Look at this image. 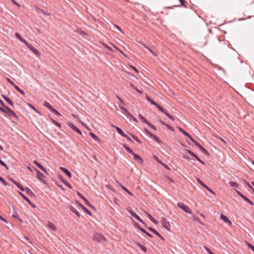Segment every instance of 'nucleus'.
Instances as JSON below:
<instances>
[{
	"mask_svg": "<svg viewBox=\"0 0 254 254\" xmlns=\"http://www.w3.org/2000/svg\"><path fill=\"white\" fill-rule=\"evenodd\" d=\"M0 110L6 114L7 115V116H8L9 117H14L16 119H18V117L16 115V114L11 110L10 109L9 107H5V109H3V108H1V107H0Z\"/></svg>",
	"mask_w": 254,
	"mask_h": 254,
	"instance_id": "nucleus-1",
	"label": "nucleus"
},
{
	"mask_svg": "<svg viewBox=\"0 0 254 254\" xmlns=\"http://www.w3.org/2000/svg\"><path fill=\"white\" fill-rule=\"evenodd\" d=\"M93 240L98 243H103L106 241V238L101 233L95 232L93 234Z\"/></svg>",
	"mask_w": 254,
	"mask_h": 254,
	"instance_id": "nucleus-2",
	"label": "nucleus"
},
{
	"mask_svg": "<svg viewBox=\"0 0 254 254\" xmlns=\"http://www.w3.org/2000/svg\"><path fill=\"white\" fill-rule=\"evenodd\" d=\"M178 206L182 209L185 212L190 214L191 213V209L186 205L184 204L182 202H179L177 204Z\"/></svg>",
	"mask_w": 254,
	"mask_h": 254,
	"instance_id": "nucleus-3",
	"label": "nucleus"
},
{
	"mask_svg": "<svg viewBox=\"0 0 254 254\" xmlns=\"http://www.w3.org/2000/svg\"><path fill=\"white\" fill-rule=\"evenodd\" d=\"M191 141L196 145L197 146L201 151L204 154L208 155V152L202 146L200 145L199 143L195 141L193 138H191Z\"/></svg>",
	"mask_w": 254,
	"mask_h": 254,
	"instance_id": "nucleus-4",
	"label": "nucleus"
},
{
	"mask_svg": "<svg viewBox=\"0 0 254 254\" xmlns=\"http://www.w3.org/2000/svg\"><path fill=\"white\" fill-rule=\"evenodd\" d=\"M161 223L164 228L167 230L170 231V224L165 218L163 217L162 218Z\"/></svg>",
	"mask_w": 254,
	"mask_h": 254,
	"instance_id": "nucleus-5",
	"label": "nucleus"
},
{
	"mask_svg": "<svg viewBox=\"0 0 254 254\" xmlns=\"http://www.w3.org/2000/svg\"><path fill=\"white\" fill-rule=\"evenodd\" d=\"M148 230L151 232L153 233L155 235H156L161 240L164 241L165 240V238L162 236L160 233H159L155 229L152 227H148Z\"/></svg>",
	"mask_w": 254,
	"mask_h": 254,
	"instance_id": "nucleus-6",
	"label": "nucleus"
},
{
	"mask_svg": "<svg viewBox=\"0 0 254 254\" xmlns=\"http://www.w3.org/2000/svg\"><path fill=\"white\" fill-rule=\"evenodd\" d=\"M236 192L238 195H239L242 198H243L245 200H246L249 203H250L252 205H254V203H253V202L250 199H249L247 197H246L244 195H243L241 192H240L239 191H238V190H236Z\"/></svg>",
	"mask_w": 254,
	"mask_h": 254,
	"instance_id": "nucleus-7",
	"label": "nucleus"
},
{
	"mask_svg": "<svg viewBox=\"0 0 254 254\" xmlns=\"http://www.w3.org/2000/svg\"><path fill=\"white\" fill-rule=\"evenodd\" d=\"M78 196L84 201V202L86 205H87L88 206H89L90 207H91L92 208H94V206L89 202V201L82 194H81L80 193H78Z\"/></svg>",
	"mask_w": 254,
	"mask_h": 254,
	"instance_id": "nucleus-8",
	"label": "nucleus"
},
{
	"mask_svg": "<svg viewBox=\"0 0 254 254\" xmlns=\"http://www.w3.org/2000/svg\"><path fill=\"white\" fill-rule=\"evenodd\" d=\"M49 229H51L52 231H55L57 230V227L54 225L50 221H48L46 225Z\"/></svg>",
	"mask_w": 254,
	"mask_h": 254,
	"instance_id": "nucleus-9",
	"label": "nucleus"
},
{
	"mask_svg": "<svg viewBox=\"0 0 254 254\" xmlns=\"http://www.w3.org/2000/svg\"><path fill=\"white\" fill-rule=\"evenodd\" d=\"M34 164L36 165L39 168H40L43 172L48 174L47 170L39 163H38L37 161L34 160L33 161Z\"/></svg>",
	"mask_w": 254,
	"mask_h": 254,
	"instance_id": "nucleus-10",
	"label": "nucleus"
},
{
	"mask_svg": "<svg viewBox=\"0 0 254 254\" xmlns=\"http://www.w3.org/2000/svg\"><path fill=\"white\" fill-rule=\"evenodd\" d=\"M128 211L129 213V214L137 220L140 219V217L136 213H135L132 209L128 210Z\"/></svg>",
	"mask_w": 254,
	"mask_h": 254,
	"instance_id": "nucleus-11",
	"label": "nucleus"
},
{
	"mask_svg": "<svg viewBox=\"0 0 254 254\" xmlns=\"http://www.w3.org/2000/svg\"><path fill=\"white\" fill-rule=\"evenodd\" d=\"M69 127H70L74 131H76V132H77L78 133H79V134H82V132L81 131H80V130H79L75 126H74L73 124H70V125H69Z\"/></svg>",
	"mask_w": 254,
	"mask_h": 254,
	"instance_id": "nucleus-12",
	"label": "nucleus"
},
{
	"mask_svg": "<svg viewBox=\"0 0 254 254\" xmlns=\"http://www.w3.org/2000/svg\"><path fill=\"white\" fill-rule=\"evenodd\" d=\"M178 129L180 132H181L185 136L188 137L190 140H191V138H192L191 136L189 133H188L187 131H186L184 129H183L181 127H178Z\"/></svg>",
	"mask_w": 254,
	"mask_h": 254,
	"instance_id": "nucleus-13",
	"label": "nucleus"
},
{
	"mask_svg": "<svg viewBox=\"0 0 254 254\" xmlns=\"http://www.w3.org/2000/svg\"><path fill=\"white\" fill-rule=\"evenodd\" d=\"M132 155L133 156V159L138 162L141 163L143 162L142 159L138 155L134 153Z\"/></svg>",
	"mask_w": 254,
	"mask_h": 254,
	"instance_id": "nucleus-14",
	"label": "nucleus"
},
{
	"mask_svg": "<svg viewBox=\"0 0 254 254\" xmlns=\"http://www.w3.org/2000/svg\"><path fill=\"white\" fill-rule=\"evenodd\" d=\"M35 170L37 171V177L38 178V179L39 180H40V181L44 182L43 179V178L45 177V176L39 171L36 170V169H35Z\"/></svg>",
	"mask_w": 254,
	"mask_h": 254,
	"instance_id": "nucleus-15",
	"label": "nucleus"
},
{
	"mask_svg": "<svg viewBox=\"0 0 254 254\" xmlns=\"http://www.w3.org/2000/svg\"><path fill=\"white\" fill-rule=\"evenodd\" d=\"M60 169L69 178H70L71 177V173L66 168L61 167Z\"/></svg>",
	"mask_w": 254,
	"mask_h": 254,
	"instance_id": "nucleus-16",
	"label": "nucleus"
},
{
	"mask_svg": "<svg viewBox=\"0 0 254 254\" xmlns=\"http://www.w3.org/2000/svg\"><path fill=\"white\" fill-rule=\"evenodd\" d=\"M32 52H33L36 55H39V52L35 48L33 47L30 44L28 47Z\"/></svg>",
	"mask_w": 254,
	"mask_h": 254,
	"instance_id": "nucleus-17",
	"label": "nucleus"
},
{
	"mask_svg": "<svg viewBox=\"0 0 254 254\" xmlns=\"http://www.w3.org/2000/svg\"><path fill=\"white\" fill-rule=\"evenodd\" d=\"M19 193L29 204L31 205L32 206L35 207V206L32 204L30 200L27 196H26L23 193L19 192Z\"/></svg>",
	"mask_w": 254,
	"mask_h": 254,
	"instance_id": "nucleus-18",
	"label": "nucleus"
},
{
	"mask_svg": "<svg viewBox=\"0 0 254 254\" xmlns=\"http://www.w3.org/2000/svg\"><path fill=\"white\" fill-rule=\"evenodd\" d=\"M220 218L221 219H222L226 223H228L229 224V225H231L232 224V223L229 220V219H228V218L225 215H223V214H221V216H220Z\"/></svg>",
	"mask_w": 254,
	"mask_h": 254,
	"instance_id": "nucleus-19",
	"label": "nucleus"
},
{
	"mask_svg": "<svg viewBox=\"0 0 254 254\" xmlns=\"http://www.w3.org/2000/svg\"><path fill=\"white\" fill-rule=\"evenodd\" d=\"M115 128L117 131V132L121 135L123 136H127V134L124 133L123 130L118 127H115Z\"/></svg>",
	"mask_w": 254,
	"mask_h": 254,
	"instance_id": "nucleus-20",
	"label": "nucleus"
},
{
	"mask_svg": "<svg viewBox=\"0 0 254 254\" xmlns=\"http://www.w3.org/2000/svg\"><path fill=\"white\" fill-rule=\"evenodd\" d=\"M138 229L141 231L142 233H145L147 236L150 238H152L153 236L150 234L149 233L147 232L145 230H144L143 228H141L139 226L138 227Z\"/></svg>",
	"mask_w": 254,
	"mask_h": 254,
	"instance_id": "nucleus-21",
	"label": "nucleus"
},
{
	"mask_svg": "<svg viewBox=\"0 0 254 254\" xmlns=\"http://www.w3.org/2000/svg\"><path fill=\"white\" fill-rule=\"evenodd\" d=\"M89 135L92 137V138L94 139L95 141L99 142L100 141V138L94 133L90 132L89 133Z\"/></svg>",
	"mask_w": 254,
	"mask_h": 254,
	"instance_id": "nucleus-22",
	"label": "nucleus"
},
{
	"mask_svg": "<svg viewBox=\"0 0 254 254\" xmlns=\"http://www.w3.org/2000/svg\"><path fill=\"white\" fill-rule=\"evenodd\" d=\"M123 146L127 152H128L131 155L134 154V152L132 151V150L129 147H128L126 144H123Z\"/></svg>",
	"mask_w": 254,
	"mask_h": 254,
	"instance_id": "nucleus-23",
	"label": "nucleus"
},
{
	"mask_svg": "<svg viewBox=\"0 0 254 254\" xmlns=\"http://www.w3.org/2000/svg\"><path fill=\"white\" fill-rule=\"evenodd\" d=\"M79 206L88 215H89L90 216L91 215L92 213H91V211L89 210H88L87 208H86L83 204H82L81 203H80Z\"/></svg>",
	"mask_w": 254,
	"mask_h": 254,
	"instance_id": "nucleus-24",
	"label": "nucleus"
},
{
	"mask_svg": "<svg viewBox=\"0 0 254 254\" xmlns=\"http://www.w3.org/2000/svg\"><path fill=\"white\" fill-rule=\"evenodd\" d=\"M25 191H26L27 194L29 196H34V193L29 188L26 187Z\"/></svg>",
	"mask_w": 254,
	"mask_h": 254,
	"instance_id": "nucleus-25",
	"label": "nucleus"
},
{
	"mask_svg": "<svg viewBox=\"0 0 254 254\" xmlns=\"http://www.w3.org/2000/svg\"><path fill=\"white\" fill-rule=\"evenodd\" d=\"M70 210L74 213H75L76 214V215L78 217H80V215L79 214V213L78 212V211L76 209V208L73 206H70Z\"/></svg>",
	"mask_w": 254,
	"mask_h": 254,
	"instance_id": "nucleus-26",
	"label": "nucleus"
},
{
	"mask_svg": "<svg viewBox=\"0 0 254 254\" xmlns=\"http://www.w3.org/2000/svg\"><path fill=\"white\" fill-rule=\"evenodd\" d=\"M3 98L11 106H13L14 105V104L13 103V102L9 98H8L7 97L4 96V95H2Z\"/></svg>",
	"mask_w": 254,
	"mask_h": 254,
	"instance_id": "nucleus-27",
	"label": "nucleus"
},
{
	"mask_svg": "<svg viewBox=\"0 0 254 254\" xmlns=\"http://www.w3.org/2000/svg\"><path fill=\"white\" fill-rule=\"evenodd\" d=\"M138 117H139L140 120L142 123H145L146 125H148V124H149V122L141 115H140V114L139 115Z\"/></svg>",
	"mask_w": 254,
	"mask_h": 254,
	"instance_id": "nucleus-28",
	"label": "nucleus"
},
{
	"mask_svg": "<svg viewBox=\"0 0 254 254\" xmlns=\"http://www.w3.org/2000/svg\"><path fill=\"white\" fill-rule=\"evenodd\" d=\"M160 123H161L162 125H163L167 127V128H168V129H169V130H171V131H174V128H173L172 127H171V126H170L169 125H168V124H167L165 123L164 122H163L162 121H161H161H160Z\"/></svg>",
	"mask_w": 254,
	"mask_h": 254,
	"instance_id": "nucleus-29",
	"label": "nucleus"
},
{
	"mask_svg": "<svg viewBox=\"0 0 254 254\" xmlns=\"http://www.w3.org/2000/svg\"><path fill=\"white\" fill-rule=\"evenodd\" d=\"M44 106L45 107L48 108L50 111H52V110L53 109V108H54L52 107V106L49 103H48L47 101H45V102L44 103Z\"/></svg>",
	"mask_w": 254,
	"mask_h": 254,
	"instance_id": "nucleus-30",
	"label": "nucleus"
},
{
	"mask_svg": "<svg viewBox=\"0 0 254 254\" xmlns=\"http://www.w3.org/2000/svg\"><path fill=\"white\" fill-rule=\"evenodd\" d=\"M229 184L230 186L234 188H238L239 187L238 184L235 182L230 181L229 182Z\"/></svg>",
	"mask_w": 254,
	"mask_h": 254,
	"instance_id": "nucleus-31",
	"label": "nucleus"
},
{
	"mask_svg": "<svg viewBox=\"0 0 254 254\" xmlns=\"http://www.w3.org/2000/svg\"><path fill=\"white\" fill-rule=\"evenodd\" d=\"M146 99L148 101H149L151 104L155 105L156 107L158 105L156 102H155L153 100L150 98L149 97L147 96Z\"/></svg>",
	"mask_w": 254,
	"mask_h": 254,
	"instance_id": "nucleus-32",
	"label": "nucleus"
},
{
	"mask_svg": "<svg viewBox=\"0 0 254 254\" xmlns=\"http://www.w3.org/2000/svg\"><path fill=\"white\" fill-rule=\"evenodd\" d=\"M150 137H152L154 140H155L158 143H161V141L159 139V138L157 136L154 135V134H151V136Z\"/></svg>",
	"mask_w": 254,
	"mask_h": 254,
	"instance_id": "nucleus-33",
	"label": "nucleus"
},
{
	"mask_svg": "<svg viewBox=\"0 0 254 254\" xmlns=\"http://www.w3.org/2000/svg\"><path fill=\"white\" fill-rule=\"evenodd\" d=\"M12 217L18 219L20 222L22 221L21 219L19 217L17 212L16 211H14L13 215H12Z\"/></svg>",
	"mask_w": 254,
	"mask_h": 254,
	"instance_id": "nucleus-34",
	"label": "nucleus"
},
{
	"mask_svg": "<svg viewBox=\"0 0 254 254\" xmlns=\"http://www.w3.org/2000/svg\"><path fill=\"white\" fill-rule=\"evenodd\" d=\"M163 113L166 116H167L169 119L172 120V121H174L175 120V118L170 114H169L166 110H165Z\"/></svg>",
	"mask_w": 254,
	"mask_h": 254,
	"instance_id": "nucleus-35",
	"label": "nucleus"
},
{
	"mask_svg": "<svg viewBox=\"0 0 254 254\" xmlns=\"http://www.w3.org/2000/svg\"><path fill=\"white\" fill-rule=\"evenodd\" d=\"M121 109L124 112V114L127 116V117H128V115H130V113L126 108L121 107Z\"/></svg>",
	"mask_w": 254,
	"mask_h": 254,
	"instance_id": "nucleus-36",
	"label": "nucleus"
},
{
	"mask_svg": "<svg viewBox=\"0 0 254 254\" xmlns=\"http://www.w3.org/2000/svg\"><path fill=\"white\" fill-rule=\"evenodd\" d=\"M137 245L144 252H147V249L146 248L143 246L142 245L140 244V243H137Z\"/></svg>",
	"mask_w": 254,
	"mask_h": 254,
	"instance_id": "nucleus-37",
	"label": "nucleus"
},
{
	"mask_svg": "<svg viewBox=\"0 0 254 254\" xmlns=\"http://www.w3.org/2000/svg\"><path fill=\"white\" fill-rule=\"evenodd\" d=\"M120 186L123 190H125V191L127 192L128 194H129L130 195H132L131 192L130 191H129L125 187H124V186H123L122 185H121L120 184Z\"/></svg>",
	"mask_w": 254,
	"mask_h": 254,
	"instance_id": "nucleus-38",
	"label": "nucleus"
},
{
	"mask_svg": "<svg viewBox=\"0 0 254 254\" xmlns=\"http://www.w3.org/2000/svg\"><path fill=\"white\" fill-rule=\"evenodd\" d=\"M131 136L138 143L141 144V143H142L140 139H139L136 136H135V135H133V134H131Z\"/></svg>",
	"mask_w": 254,
	"mask_h": 254,
	"instance_id": "nucleus-39",
	"label": "nucleus"
},
{
	"mask_svg": "<svg viewBox=\"0 0 254 254\" xmlns=\"http://www.w3.org/2000/svg\"><path fill=\"white\" fill-rule=\"evenodd\" d=\"M0 181L2 183L4 186L8 185V183L4 180V179L0 176Z\"/></svg>",
	"mask_w": 254,
	"mask_h": 254,
	"instance_id": "nucleus-40",
	"label": "nucleus"
},
{
	"mask_svg": "<svg viewBox=\"0 0 254 254\" xmlns=\"http://www.w3.org/2000/svg\"><path fill=\"white\" fill-rule=\"evenodd\" d=\"M159 163L166 169L170 170V168L168 167V166L164 163L162 162L161 161H159Z\"/></svg>",
	"mask_w": 254,
	"mask_h": 254,
	"instance_id": "nucleus-41",
	"label": "nucleus"
},
{
	"mask_svg": "<svg viewBox=\"0 0 254 254\" xmlns=\"http://www.w3.org/2000/svg\"><path fill=\"white\" fill-rule=\"evenodd\" d=\"M52 123L55 125L57 126L58 127H59V128L61 127V125L59 123H58V122L56 121L55 120H52Z\"/></svg>",
	"mask_w": 254,
	"mask_h": 254,
	"instance_id": "nucleus-42",
	"label": "nucleus"
},
{
	"mask_svg": "<svg viewBox=\"0 0 254 254\" xmlns=\"http://www.w3.org/2000/svg\"><path fill=\"white\" fill-rule=\"evenodd\" d=\"M0 164L2 166L4 167L6 169H8L7 165L0 158Z\"/></svg>",
	"mask_w": 254,
	"mask_h": 254,
	"instance_id": "nucleus-43",
	"label": "nucleus"
},
{
	"mask_svg": "<svg viewBox=\"0 0 254 254\" xmlns=\"http://www.w3.org/2000/svg\"><path fill=\"white\" fill-rule=\"evenodd\" d=\"M149 218H150V220L152 222H153L155 224H157V221L154 219V218L152 217V216L150 215H149Z\"/></svg>",
	"mask_w": 254,
	"mask_h": 254,
	"instance_id": "nucleus-44",
	"label": "nucleus"
},
{
	"mask_svg": "<svg viewBox=\"0 0 254 254\" xmlns=\"http://www.w3.org/2000/svg\"><path fill=\"white\" fill-rule=\"evenodd\" d=\"M205 250L206 251V252L209 254H215L214 253H213L209 248H208L207 247H204Z\"/></svg>",
	"mask_w": 254,
	"mask_h": 254,
	"instance_id": "nucleus-45",
	"label": "nucleus"
},
{
	"mask_svg": "<svg viewBox=\"0 0 254 254\" xmlns=\"http://www.w3.org/2000/svg\"><path fill=\"white\" fill-rule=\"evenodd\" d=\"M179 0V1L181 3V5L183 6L185 8H187V5H186V3H185V0Z\"/></svg>",
	"mask_w": 254,
	"mask_h": 254,
	"instance_id": "nucleus-46",
	"label": "nucleus"
},
{
	"mask_svg": "<svg viewBox=\"0 0 254 254\" xmlns=\"http://www.w3.org/2000/svg\"><path fill=\"white\" fill-rule=\"evenodd\" d=\"M197 182L203 187H205V184L203 183L199 179H197Z\"/></svg>",
	"mask_w": 254,
	"mask_h": 254,
	"instance_id": "nucleus-47",
	"label": "nucleus"
},
{
	"mask_svg": "<svg viewBox=\"0 0 254 254\" xmlns=\"http://www.w3.org/2000/svg\"><path fill=\"white\" fill-rule=\"evenodd\" d=\"M15 35L20 41H23L22 40H23V38H22L21 37L20 34H19L18 33H15Z\"/></svg>",
	"mask_w": 254,
	"mask_h": 254,
	"instance_id": "nucleus-48",
	"label": "nucleus"
},
{
	"mask_svg": "<svg viewBox=\"0 0 254 254\" xmlns=\"http://www.w3.org/2000/svg\"><path fill=\"white\" fill-rule=\"evenodd\" d=\"M205 186V187H204V188L205 189H206L207 190H208L209 192H210L212 194H215L214 192L210 188H209L206 185Z\"/></svg>",
	"mask_w": 254,
	"mask_h": 254,
	"instance_id": "nucleus-49",
	"label": "nucleus"
},
{
	"mask_svg": "<svg viewBox=\"0 0 254 254\" xmlns=\"http://www.w3.org/2000/svg\"><path fill=\"white\" fill-rule=\"evenodd\" d=\"M130 117L134 122H135V123L138 122L137 119L135 118V117H134L131 114H130V115H128L127 117Z\"/></svg>",
	"mask_w": 254,
	"mask_h": 254,
	"instance_id": "nucleus-50",
	"label": "nucleus"
},
{
	"mask_svg": "<svg viewBox=\"0 0 254 254\" xmlns=\"http://www.w3.org/2000/svg\"><path fill=\"white\" fill-rule=\"evenodd\" d=\"M156 107L162 113H164V111H165V110H164L163 107H162L159 105H158Z\"/></svg>",
	"mask_w": 254,
	"mask_h": 254,
	"instance_id": "nucleus-51",
	"label": "nucleus"
},
{
	"mask_svg": "<svg viewBox=\"0 0 254 254\" xmlns=\"http://www.w3.org/2000/svg\"><path fill=\"white\" fill-rule=\"evenodd\" d=\"M187 151L188 152V153L189 154H190L192 157H194V156H195V154L193 152H192L191 150H187Z\"/></svg>",
	"mask_w": 254,
	"mask_h": 254,
	"instance_id": "nucleus-52",
	"label": "nucleus"
},
{
	"mask_svg": "<svg viewBox=\"0 0 254 254\" xmlns=\"http://www.w3.org/2000/svg\"><path fill=\"white\" fill-rule=\"evenodd\" d=\"M51 111L54 112V113H55L57 115H59V116H61V114L57 110H56L54 108H53V109H52Z\"/></svg>",
	"mask_w": 254,
	"mask_h": 254,
	"instance_id": "nucleus-53",
	"label": "nucleus"
},
{
	"mask_svg": "<svg viewBox=\"0 0 254 254\" xmlns=\"http://www.w3.org/2000/svg\"><path fill=\"white\" fill-rule=\"evenodd\" d=\"M149 127H151L152 129H153L154 130H156V127L153 125H152L150 122L149 124L147 125Z\"/></svg>",
	"mask_w": 254,
	"mask_h": 254,
	"instance_id": "nucleus-54",
	"label": "nucleus"
},
{
	"mask_svg": "<svg viewBox=\"0 0 254 254\" xmlns=\"http://www.w3.org/2000/svg\"><path fill=\"white\" fill-rule=\"evenodd\" d=\"M23 41H21V42L25 44V46L28 47L29 46H30V44H29L25 40H24V39H23L22 40Z\"/></svg>",
	"mask_w": 254,
	"mask_h": 254,
	"instance_id": "nucleus-55",
	"label": "nucleus"
},
{
	"mask_svg": "<svg viewBox=\"0 0 254 254\" xmlns=\"http://www.w3.org/2000/svg\"><path fill=\"white\" fill-rule=\"evenodd\" d=\"M6 80L8 81V83H9L12 86L14 85V84H15L12 81H11L9 78H7Z\"/></svg>",
	"mask_w": 254,
	"mask_h": 254,
	"instance_id": "nucleus-56",
	"label": "nucleus"
},
{
	"mask_svg": "<svg viewBox=\"0 0 254 254\" xmlns=\"http://www.w3.org/2000/svg\"><path fill=\"white\" fill-rule=\"evenodd\" d=\"M248 247L254 252V246L251 244H248Z\"/></svg>",
	"mask_w": 254,
	"mask_h": 254,
	"instance_id": "nucleus-57",
	"label": "nucleus"
},
{
	"mask_svg": "<svg viewBox=\"0 0 254 254\" xmlns=\"http://www.w3.org/2000/svg\"><path fill=\"white\" fill-rule=\"evenodd\" d=\"M0 105L2 106V108H3V109H5V107H6V106L4 105L3 102L0 99Z\"/></svg>",
	"mask_w": 254,
	"mask_h": 254,
	"instance_id": "nucleus-58",
	"label": "nucleus"
},
{
	"mask_svg": "<svg viewBox=\"0 0 254 254\" xmlns=\"http://www.w3.org/2000/svg\"><path fill=\"white\" fill-rule=\"evenodd\" d=\"M36 11L38 13H43L44 12V11L43 9L40 8H36Z\"/></svg>",
	"mask_w": 254,
	"mask_h": 254,
	"instance_id": "nucleus-59",
	"label": "nucleus"
},
{
	"mask_svg": "<svg viewBox=\"0 0 254 254\" xmlns=\"http://www.w3.org/2000/svg\"><path fill=\"white\" fill-rule=\"evenodd\" d=\"M145 131L146 132V133L148 134L150 136H151V134H153L152 133H151L148 129H145Z\"/></svg>",
	"mask_w": 254,
	"mask_h": 254,
	"instance_id": "nucleus-60",
	"label": "nucleus"
},
{
	"mask_svg": "<svg viewBox=\"0 0 254 254\" xmlns=\"http://www.w3.org/2000/svg\"><path fill=\"white\" fill-rule=\"evenodd\" d=\"M13 87H14V88L17 90L18 91H19L20 90V88L17 85H16L15 84H14V85L13 86Z\"/></svg>",
	"mask_w": 254,
	"mask_h": 254,
	"instance_id": "nucleus-61",
	"label": "nucleus"
},
{
	"mask_svg": "<svg viewBox=\"0 0 254 254\" xmlns=\"http://www.w3.org/2000/svg\"><path fill=\"white\" fill-rule=\"evenodd\" d=\"M125 137H126L127 139V140L128 141H129L130 142H133V140L131 139V138L130 137H129L127 135V136H125Z\"/></svg>",
	"mask_w": 254,
	"mask_h": 254,
	"instance_id": "nucleus-62",
	"label": "nucleus"
},
{
	"mask_svg": "<svg viewBox=\"0 0 254 254\" xmlns=\"http://www.w3.org/2000/svg\"><path fill=\"white\" fill-rule=\"evenodd\" d=\"M15 185L19 189V188L21 186V185L18 183V182L17 183H15Z\"/></svg>",
	"mask_w": 254,
	"mask_h": 254,
	"instance_id": "nucleus-63",
	"label": "nucleus"
},
{
	"mask_svg": "<svg viewBox=\"0 0 254 254\" xmlns=\"http://www.w3.org/2000/svg\"><path fill=\"white\" fill-rule=\"evenodd\" d=\"M148 50L150 51L151 53H152L154 56H156V54L154 53V52L151 50L150 48H148Z\"/></svg>",
	"mask_w": 254,
	"mask_h": 254,
	"instance_id": "nucleus-64",
	"label": "nucleus"
}]
</instances>
